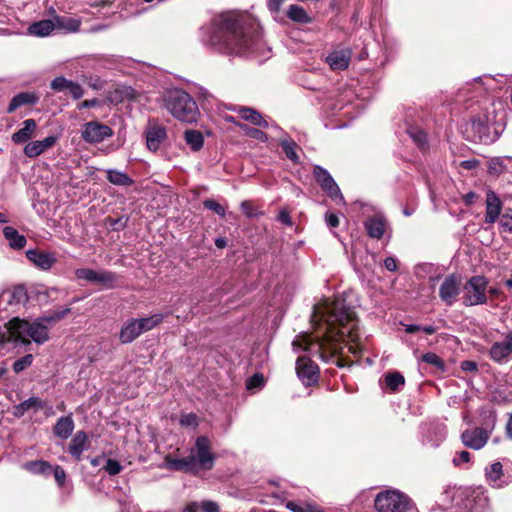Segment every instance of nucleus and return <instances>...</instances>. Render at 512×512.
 <instances>
[{
	"label": "nucleus",
	"mask_w": 512,
	"mask_h": 512,
	"mask_svg": "<svg viewBox=\"0 0 512 512\" xmlns=\"http://www.w3.org/2000/svg\"><path fill=\"white\" fill-rule=\"evenodd\" d=\"M312 321L321 336L316 337V342L312 341L313 338L310 335L299 336L293 341L296 349L299 347L310 353H318L325 344H328L331 350L336 351V345L341 341L348 339L355 342L358 339L355 312L347 307L342 299H335L332 302L325 300L315 305Z\"/></svg>",
	"instance_id": "nucleus-1"
},
{
	"label": "nucleus",
	"mask_w": 512,
	"mask_h": 512,
	"mask_svg": "<svg viewBox=\"0 0 512 512\" xmlns=\"http://www.w3.org/2000/svg\"><path fill=\"white\" fill-rule=\"evenodd\" d=\"M209 42L218 51L234 55L256 54L262 44L261 40L253 37L243 23L232 14L221 16Z\"/></svg>",
	"instance_id": "nucleus-2"
},
{
	"label": "nucleus",
	"mask_w": 512,
	"mask_h": 512,
	"mask_svg": "<svg viewBox=\"0 0 512 512\" xmlns=\"http://www.w3.org/2000/svg\"><path fill=\"white\" fill-rule=\"evenodd\" d=\"M163 102L167 111L179 121L194 123L200 116L196 101L183 89L168 90L163 97Z\"/></svg>",
	"instance_id": "nucleus-3"
},
{
	"label": "nucleus",
	"mask_w": 512,
	"mask_h": 512,
	"mask_svg": "<svg viewBox=\"0 0 512 512\" xmlns=\"http://www.w3.org/2000/svg\"><path fill=\"white\" fill-rule=\"evenodd\" d=\"M51 325H48L43 317H39L34 321L20 319L15 317L9 321V329L11 330L12 336H14V343L17 344H29L30 341L41 345L49 339V329Z\"/></svg>",
	"instance_id": "nucleus-4"
},
{
	"label": "nucleus",
	"mask_w": 512,
	"mask_h": 512,
	"mask_svg": "<svg viewBox=\"0 0 512 512\" xmlns=\"http://www.w3.org/2000/svg\"><path fill=\"white\" fill-rule=\"evenodd\" d=\"M374 505L378 512H407L411 501L398 490H385L377 494Z\"/></svg>",
	"instance_id": "nucleus-5"
},
{
	"label": "nucleus",
	"mask_w": 512,
	"mask_h": 512,
	"mask_svg": "<svg viewBox=\"0 0 512 512\" xmlns=\"http://www.w3.org/2000/svg\"><path fill=\"white\" fill-rule=\"evenodd\" d=\"M488 280L484 276H473L463 286V304L465 306H476L487 303Z\"/></svg>",
	"instance_id": "nucleus-6"
},
{
	"label": "nucleus",
	"mask_w": 512,
	"mask_h": 512,
	"mask_svg": "<svg viewBox=\"0 0 512 512\" xmlns=\"http://www.w3.org/2000/svg\"><path fill=\"white\" fill-rule=\"evenodd\" d=\"M496 424V416L490 413L484 423L485 427L465 430L461 439L463 444L471 449L479 450L487 443Z\"/></svg>",
	"instance_id": "nucleus-7"
},
{
	"label": "nucleus",
	"mask_w": 512,
	"mask_h": 512,
	"mask_svg": "<svg viewBox=\"0 0 512 512\" xmlns=\"http://www.w3.org/2000/svg\"><path fill=\"white\" fill-rule=\"evenodd\" d=\"M189 458L193 460V467L197 469L210 470L214 466L215 455L211 450V442L206 436H199L191 449Z\"/></svg>",
	"instance_id": "nucleus-8"
},
{
	"label": "nucleus",
	"mask_w": 512,
	"mask_h": 512,
	"mask_svg": "<svg viewBox=\"0 0 512 512\" xmlns=\"http://www.w3.org/2000/svg\"><path fill=\"white\" fill-rule=\"evenodd\" d=\"M314 177L321 189L336 203H344V197L330 173L319 165L313 170Z\"/></svg>",
	"instance_id": "nucleus-9"
},
{
	"label": "nucleus",
	"mask_w": 512,
	"mask_h": 512,
	"mask_svg": "<svg viewBox=\"0 0 512 512\" xmlns=\"http://www.w3.org/2000/svg\"><path fill=\"white\" fill-rule=\"evenodd\" d=\"M113 135V130L106 124L90 121L84 124L81 137L87 143H100Z\"/></svg>",
	"instance_id": "nucleus-10"
},
{
	"label": "nucleus",
	"mask_w": 512,
	"mask_h": 512,
	"mask_svg": "<svg viewBox=\"0 0 512 512\" xmlns=\"http://www.w3.org/2000/svg\"><path fill=\"white\" fill-rule=\"evenodd\" d=\"M490 357L497 363H506L512 356V330L505 333L502 341L494 342L489 351Z\"/></svg>",
	"instance_id": "nucleus-11"
},
{
	"label": "nucleus",
	"mask_w": 512,
	"mask_h": 512,
	"mask_svg": "<svg viewBox=\"0 0 512 512\" xmlns=\"http://www.w3.org/2000/svg\"><path fill=\"white\" fill-rule=\"evenodd\" d=\"M296 372L299 379L306 386H310L318 380V366L305 356L298 357Z\"/></svg>",
	"instance_id": "nucleus-12"
},
{
	"label": "nucleus",
	"mask_w": 512,
	"mask_h": 512,
	"mask_svg": "<svg viewBox=\"0 0 512 512\" xmlns=\"http://www.w3.org/2000/svg\"><path fill=\"white\" fill-rule=\"evenodd\" d=\"M146 146L152 152H157L167 139V129L157 123H149L146 131Z\"/></svg>",
	"instance_id": "nucleus-13"
},
{
	"label": "nucleus",
	"mask_w": 512,
	"mask_h": 512,
	"mask_svg": "<svg viewBox=\"0 0 512 512\" xmlns=\"http://www.w3.org/2000/svg\"><path fill=\"white\" fill-rule=\"evenodd\" d=\"M459 292V279L454 274L447 276L439 287V297L448 306L455 303Z\"/></svg>",
	"instance_id": "nucleus-14"
},
{
	"label": "nucleus",
	"mask_w": 512,
	"mask_h": 512,
	"mask_svg": "<svg viewBox=\"0 0 512 512\" xmlns=\"http://www.w3.org/2000/svg\"><path fill=\"white\" fill-rule=\"evenodd\" d=\"M75 276L79 280H85L94 284H112L115 280V275L108 271H96L90 268H80L75 271Z\"/></svg>",
	"instance_id": "nucleus-15"
},
{
	"label": "nucleus",
	"mask_w": 512,
	"mask_h": 512,
	"mask_svg": "<svg viewBox=\"0 0 512 512\" xmlns=\"http://www.w3.org/2000/svg\"><path fill=\"white\" fill-rule=\"evenodd\" d=\"M27 259L37 268L48 271L57 262L55 253L39 249H29L26 251Z\"/></svg>",
	"instance_id": "nucleus-16"
},
{
	"label": "nucleus",
	"mask_w": 512,
	"mask_h": 512,
	"mask_svg": "<svg viewBox=\"0 0 512 512\" xmlns=\"http://www.w3.org/2000/svg\"><path fill=\"white\" fill-rule=\"evenodd\" d=\"M489 507V498L482 492H473L461 506V512H486Z\"/></svg>",
	"instance_id": "nucleus-17"
},
{
	"label": "nucleus",
	"mask_w": 512,
	"mask_h": 512,
	"mask_svg": "<svg viewBox=\"0 0 512 512\" xmlns=\"http://www.w3.org/2000/svg\"><path fill=\"white\" fill-rule=\"evenodd\" d=\"M364 227L367 231V234L371 238L380 239L383 237V235L388 227V223L382 214L377 213L374 216L369 217L364 222Z\"/></svg>",
	"instance_id": "nucleus-18"
},
{
	"label": "nucleus",
	"mask_w": 512,
	"mask_h": 512,
	"mask_svg": "<svg viewBox=\"0 0 512 512\" xmlns=\"http://www.w3.org/2000/svg\"><path fill=\"white\" fill-rule=\"evenodd\" d=\"M349 49L334 50L326 57V62L332 70H344L349 66L351 60Z\"/></svg>",
	"instance_id": "nucleus-19"
},
{
	"label": "nucleus",
	"mask_w": 512,
	"mask_h": 512,
	"mask_svg": "<svg viewBox=\"0 0 512 512\" xmlns=\"http://www.w3.org/2000/svg\"><path fill=\"white\" fill-rule=\"evenodd\" d=\"M53 18L55 30H59L66 34L77 33L80 31L82 19L79 17L55 15Z\"/></svg>",
	"instance_id": "nucleus-20"
},
{
	"label": "nucleus",
	"mask_w": 512,
	"mask_h": 512,
	"mask_svg": "<svg viewBox=\"0 0 512 512\" xmlns=\"http://www.w3.org/2000/svg\"><path fill=\"white\" fill-rule=\"evenodd\" d=\"M57 141L56 136H48L41 141H32L24 147V154L29 158H35L43 152L55 145Z\"/></svg>",
	"instance_id": "nucleus-21"
},
{
	"label": "nucleus",
	"mask_w": 512,
	"mask_h": 512,
	"mask_svg": "<svg viewBox=\"0 0 512 512\" xmlns=\"http://www.w3.org/2000/svg\"><path fill=\"white\" fill-rule=\"evenodd\" d=\"M89 446L88 436L86 432L80 430L77 431L72 438L68 451L75 458L76 461H80L82 454L87 450Z\"/></svg>",
	"instance_id": "nucleus-22"
},
{
	"label": "nucleus",
	"mask_w": 512,
	"mask_h": 512,
	"mask_svg": "<svg viewBox=\"0 0 512 512\" xmlns=\"http://www.w3.org/2000/svg\"><path fill=\"white\" fill-rule=\"evenodd\" d=\"M487 168L490 175L498 177L512 170V157H493L488 160Z\"/></svg>",
	"instance_id": "nucleus-23"
},
{
	"label": "nucleus",
	"mask_w": 512,
	"mask_h": 512,
	"mask_svg": "<svg viewBox=\"0 0 512 512\" xmlns=\"http://www.w3.org/2000/svg\"><path fill=\"white\" fill-rule=\"evenodd\" d=\"M142 334L137 319L127 320L119 333V340L123 344L133 342L137 337Z\"/></svg>",
	"instance_id": "nucleus-24"
},
{
	"label": "nucleus",
	"mask_w": 512,
	"mask_h": 512,
	"mask_svg": "<svg viewBox=\"0 0 512 512\" xmlns=\"http://www.w3.org/2000/svg\"><path fill=\"white\" fill-rule=\"evenodd\" d=\"M75 424L73 418L68 416H62L60 417L56 424L54 425L53 432L54 435L62 440L68 439L73 430H74Z\"/></svg>",
	"instance_id": "nucleus-25"
},
{
	"label": "nucleus",
	"mask_w": 512,
	"mask_h": 512,
	"mask_svg": "<svg viewBox=\"0 0 512 512\" xmlns=\"http://www.w3.org/2000/svg\"><path fill=\"white\" fill-rule=\"evenodd\" d=\"M503 467L500 462H494L485 469V477L490 486L502 488L506 483L502 481Z\"/></svg>",
	"instance_id": "nucleus-26"
},
{
	"label": "nucleus",
	"mask_w": 512,
	"mask_h": 512,
	"mask_svg": "<svg viewBox=\"0 0 512 512\" xmlns=\"http://www.w3.org/2000/svg\"><path fill=\"white\" fill-rule=\"evenodd\" d=\"M37 124L34 119H26L23 121V127L12 135V141L16 144L27 142L32 138Z\"/></svg>",
	"instance_id": "nucleus-27"
},
{
	"label": "nucleus",
	"mask_w": 512,
	"mask_h": 512,
	"mask_svg": "<svg viewBox=\"0 0 512 512\" xmlns=\"http://www.w3.org/2000/svg\"><path fill=\"white\" fill-rule=\"evenodd\" d=\"M54 30V18L34 22L28 27L29 34L38 37H46L50 35Z\"/></svg>",
	"instance_id": "nucleus-28"
},
{
	"label": "nucleus",
	"mask_w": 512,
	"mask_h": 512,
	"mask_svg": "<svg viewBox=\"0 0 512 512\" xmlns=\"http://www.w3.org/2000/svg\"><path fill=\"white\" fill-rule=\"evenodd\" d=\"M487 207H486V215L485 222L486 223H494L496 219L499 217L501 211L500 200L494 192H489L487 194Z\"/></svg>",
	"instance_id": "nucleus-29"
},
{
	"label": "nucleus",
	"mask_w": 512,
	"mask_h": 512,
	"mask_svg": "<svg viewBox=\"0 0 512 512\" xmlns=\"http://www.w3.org/2000/svg\"><path fill=\"white\" fill-rule=\"evenodd\" d=\"M38 101V97L34 93L29 92H22L17 95H15L7 108L8 113L14 112L17 108L23 106V105H33L36 104Z\"/></svg>",
	"instance_id": "nucleus-30"
},
{
	"label": "nucleus",
	"mask_w": 512,
	"mask_h": 512,
	"mask_svg": "<svg viewBox=\"0 0 512 512\" xmlns=\"http://www.w3.org/2000/svg\"><path fill=\"white\" fill-rule=\"evenodd\" d=\"M165 465L167 468L175 471H187V472H193L195 471L193 467V460L192 458H189V456L176 459L173 458L171 455H167L165 457Z\"/></svg>",
	"instance_id": "nucleus-31"
},
{
	"label": "nucleus",
	"mask_w": 512,
	"mask_h": 512,
	"mask_svg": "<svg viewBox=\"0 0 512 512\" xmlns=\"http://www.w3.org/2000/svg\"><path fill=\"white\" fill-rule=\"evenodd\" d=\"M5 298L9 304H23L28 300L26 288L22 285L15 286L1 294L0 299Z\"/></svg>",
	"instance_id": "nucleus-32"
},
{
	"label": "nucleus",
	"mask_w": 512,
	"mask_h": 512,
	"mask_svg": "<svg viewBox=\"0 0 512 512\" xmlns=\"http://www.w3.org/2000/svg\"><path fill=\"white\" fill-rule=\"evenodd\" d=\"M44 407V402L39 397H30L27 400L14 406L13 414L22 417L30 409L39 410Z\"/></svg>",
	"instance_id": "nucleus-33"
},
{
	"label": "nucleus",
	"mask_w": 512,
	"mask_h": 512,
	"mask_svg": "<svg viewBox=\"0 0 512 512\" xmlns=\"http://www.w3.org/2000/svg\"><path fill=\"white\" fill-rule=\"evenodd\" d=\"M239 115L242 119L250 122L255 126H259L262 128H268L269 124L266 120L263 119L262 115L256 110L249 107H242L238 110Z\"/></svg>",
	"instance_id": "nucleus-34"
},
{
	"label": "nucleus",
	"mask_w": 512,
	"mask_h": 512,
	"mask_svg": "<svg viewBox=\"0 0 512 512\" xmlns=\"http://www.w3.org/2000/svg\"><path fill=\"white\" fill-rule=\"evenodd\" d=\"M3 235L8 240L9 246L13 249H22L27 243L25 236L19 234L13 227L6 226L3 229Z\"/></svg>",
	"instance_id": "nucleus-35"
},
{
	"label": "nucleus",
	"mask_w": 512,
	"mask_h": 512,
	"mask_svg": "<svg viewBox=\"0 0 512 512\" xmlns=\"http://www.w3.org/2000/svg\"><path fill=\"white\" fill-rule=\"evenodd\" d=\"M107 180L113 185L117 186H130L134 183L133 179L130 178L126 173L116 169H109L106 172Z\"/></svg>",
	"instance_id": "nucleus-36"
},
{
	"label": "nucleus",
	"mask_w": 512,
	"mask_h": 512,
	"mask_svg": "<svg viewBox=\"0 0 512 512\" xmlns=\"http://www.w3.org/2000/svg\"><path fill=\"white\" fill-rule=\"evenodd\" d=\"M184 138L187 145H189L193 151H199L203 147L204 138L200 131L193 129L187 130L184 134Z\"/></svg>",
	"instance_id": "nucleus-37"
},
{
	"label": "nucleus",
	"mask_w": 512,
	"mask_h": 512,
	"mask_svg": "<svg viewBox=\"0 0 512 512\" xmlns=\"http://www.w3.org/2000/svg\"><path fill=\"white\" fill-rule=\"evenodd\" d=\"M287 17L294 22L306 24L311 21L307 12L298 5H290L287 10Z\"/></svg>",
	"instance_id": "nucleus-38"
},
{
	"label": "nucleus",
	"mask_w": 512,
	"mask_h": 512,
	"mask_svg": "<svg viewBox=\"0 0 512 512\" xmlns=\"http://www.w3.org/2000/svg\"><path fill=\"white\" fill-rule=\"evenodd\" d=\"M164 319V315L161 313L153 314L149 317L137 319L141 332L150 331L159 325Z\"/></svg>",
	"instance_id": "nucleus-39"
},
{
	"label": "nucleus",
	"mask_w": 512,
	"mask_h": 512,
	"mask_svg": "<svg viewBox=\"0 0 512 512\" xmlns=\"http://www.w3.org/2000/svg\"><path fill=\"white\" fill-rule=\"evenodd\" d=\"M25 468L34 474L44 476H49L53 471V467L48 462L42 460L28 462L25 464Z\"/></svg>",
	"instance_id": "nucleus-40"
},
{
	"label": "nucleus",
	"mask_w": 512,
	"mask_h": 512,
	"mask_svg": "<svg viewBox=\"0 0 512 512\" xmlns=\"http://www.w3.org/2000/svg\"><path fill=\"white\" fill-rule=\"evenodd\" d=\"M280 145L287 156L292 162L297 163L299 161V157L296 153L298 145L292 139H283L280 142Z\"/></svg>",
	"instance_id": "nucleus-41"
},
{
	"label": "nucleus",
	"mask_w": 512,
	"mask_h": 512,
	"mask_svg": "<svg viewBox=\"0 0 512 512\" xmlns=\"http://www.w3.org/2000/svg\"><path fill=\"white\" fill-rule=\"evenodd\" d=\"M385 382L392 391H398L404 385L405 379L399 372H392L386 375Z\"/></svg>",
	"instance_id": "nucleus-42"
},
{
	"label": "nucleus",
	"mask_w": 512,
	"mask_h": 512,
	"mask_svg": "<svg viewBox=\"0 0 512 512\" xmlns=\"http://www.w3.org/2000/svg\"><path fill=\"white\" fill-rule=\"evenodd\" d=\"M408 134L420 149H424L426 147L427 135L422 129L418 127H411L408 130Z\"/></svg>",
	"instance_id": "nucleus-43"
},
{
	"label": "nucleus",
	"mask_w": 512,
	"mask_h": 512,
	"mask_svg": "<svg viewBox=\"0 0 512 512\" xmlns=\"http://www.w3.org/2000/svg\"><path fill=\"white\" fill-rule=\"evenodd\" d=\"M474 81L476 84L481 85L486 91H493L501 88L498 84V80L492 76L478 77L475 78Z\"/></svg>",
	"instance_id": "nucleus-44"
},
{
	"label": "nucleus",
	"mask_w": 512,
	"mask_h": 512,
	"mask_svg": "<svg viewBox=\"0 0 512 512\" xmlns=\"http://www.w3.org/2000/svg\"><path fill=\"white\" fill-rule=\"evenodd\" d=\"M71 312L69 307L59 309L54 311L51 315L43 316V320L48 323V325H55L59 320L66 317Z\"/></svg>",
	"instance_id": "nucleus-45"
},
{
	"label": "nucleus",
	"mask_w": 512,
	"mask_h": 512,
	"mask_svg": "<svg viewBox=\"0 0 512 512\" xmlns=\"http://www.w3.org/2000/svg\"><path fill=\"white\" fill-rule=\"evenodd\" d=\"M33 355L32 354H27L21 358H19L18 360H16L13 364V370L15 373H20L22 372L23 370H25L26 368H28L29 366H31V364L33 363Z\"/></svg>",
	"instance_id": "nucleus-46"
},
{
	"label": "nucleus",
	"mask_w": 512,
	"mask_h": 512,
	"mask_svg": "<svg viewBox=\"0 0 512 512\" xmlns=\"http://www.w3.org/2000/svg\"><path fill=\"white\" fill-rule=\"evenodd\" d=\"M203 206L206 209L213 211L220 217H225V215H226L225 208L213 199H207V200L203 201Z\"/></svg>",
	"instance_id": "nucleus-47"
},
{
	"label": "nucleus",
	"mask_w": 512,
	"mask_h": 512,
	"mask_svg": "<svg viewBox=\"0 0 512 512\" xmlns=\"http://www.w3.org/2000/svg\"><path fill=\"white\" fill-rule=\"evenodd\" d=\"M422 361L427 364H430L440 370H443V368H444V364H443L441 358L437 354L432 353V352H428V353L424 354L422 356Z\"/></svg>",
	"instance_id": "nucleus-48"
},
{
	"label": "nucleus",
	"mask_w": 512,
	"mask_h": 512,
	"mask_svg": "<svg viewBox=\"0 0 512 512\" xmlns=\"http://www.w3.org/2000/svg\"><path fill=\"white\" fill-rule=\"evenodd\" d=\"M286 507L292 512H312L315 508L313 505L296 503L294 501L287 502Z\"/></svg>",
	"instance_id": "nucleus-49"
},
{
	"label": "nucleus",
	"mask_w": 512,
	"mask_h": 512,
	"mask_svg": "<svg viewBox=\"0 0 512 512\" xmlns=\"http://www.w3.org/2000/svg\"><path fill=\"white\" fill-rule=\"evenodd\" d=\"M104 469L109 475L114 476L122 471V466L117 460L109 458L106 460Z\"/></svg>",
	"instance_id": "nucleus-50"
},
{
	"label": "nucleus",
	"mask_w": 512,
	"mask_h": 512,
	"mask_svg": "<svg viewBox=\"0 0 512 512\" xmlns=\"http://www.w3.org/2000/svg\"><path fill=\"white\" fill-rule=\"evenodd\" d=\"M264 385V377L262 374L256 373L247 380L246 388L248 390L261 388Z\"/></svg>",
	"instance_id": "nucleus-51"
},
{
	"label": "nucleus",
	"mask_w": 512,
	"mask_h": 512,
	"mask_svg": "<svg viewBox=\"0 0 512 512\" xmlns=\"http://www.w3.org/2000/svg\"><path fill=\"white\" fill-rule=\"evenodd\" d=\"M70 84V80L64 78V77H56L51 81V88L54 91L61 92L64 90H67L68 86Z\"/></svg>",
	"instance_id": "nucleus-52"
},
{
	"label": "nucleus",
	"mask_w": 512,
	"mask_h": 512,
	"mask_svg": "<svg viewBox=\"0 0 512 512\" xmlns=\"http://www.w3.org/2000/svg\"><path fill=\"white\" fill-rule=\"evenodd\" d=\"M180 424L184 427H196L198 425V417L194 413L184 414L180 418Z\"/></svg>",
	"instance_id": "nucleus-53"
},
{
	"label": "nucleus",
	"mask_w": 512,
	"mask_h": 512,
	"mask_svg": "<svg viewBox=\"0 0 512 512\" xmlns=\"http://www.w3.org/2000/svg\"><path fill=\"white\" fill-rule=\"evenodd\" d=\"M7 342H14V336H12L9 329V322L3 328H0V345Z\"/></svg>",
	"instance_id": "nucleus-54"
},
{
	"label": "nucleus",
	"mask_w": 512,
	"mask_h": 512,
	"mask_svg": "<svg viewBox=\"0 0 512 512\" xmlns=\"http://www.w3.org/2000/svg\"><path fill=\"white\" fill-rule=\"evenodd\" d=\"M501 226L509 232H512V210L508 209L506 212L501 216L500 219Z\"/></svg>",
	"instance_id": "nucleus-55"
},
{
	"label": "nucleus",
	"mask_w": 512,
	"mask_h": 512,
	"mask_svg": "<svg viewBox=\"0 0 512 512\" xmlns=\"http://www.w3.org/2000/svg\"><path fill=\"white\" fill-rule=\"evenodd\" d=\"M67 90L74 99H80L84 95L82 87L78 83L71 80Z\"/></svg>",
	"instance_id": "nucleus-56"
},
{
	"label": "nucleus",
	"mask_w": 512,
	"mask_h": 512,
	"mask_svg": "<svg viewBox=\"0 0 512 512\" xmlns=\"http://www.w3.org/2000/svg\"><path fill=\"white\" fill-rule=\"evenodd\" d=\"M247 134L258 140V141H261V142H266L268 140V136L267 134H265L264 132H262L261 130L259 129H255V128H248L247 129Z\"/></svg>",
	"instance_id": "nucleus-57"
},
{
	"label": "nucleus",
	"mask_w": 512,
	"mask_h": 512,
	"mask_svg": "<svg viewBox=\"0 0 512 512\" xmlns=\"http://www.w3.org/2000/svg\"><path fill=\"white\" fill-rule=\"evenodd\" d=\"M52 473H54V477H55V480L57 481L58 485L63 486L65 479H66V473H65L64 469L57 465V466L53 467Z\"/></svg>",
	"instance_id": "nucleus-58"
},
{
	"label": "nucleus",
	"mask_w": 512,
	"mask_h": 512,
	"mask_svg": "<svg viewBox=\"0 0 512 512\" xmlns=\"http://www.w3.org/2000/svg\"><path fill=\"white\" fill-rule=\"evenodd\" d=\"M201 512H219V507L217 503L213 501H202L201 502Z\"/></svg>",
	"instance_id": "nucleus-59"
},
{
	"label": "nucleus",
	"mask_w": 512,
	"mask_h": 512,
	"mask_svg": "<svg viewBox=\"0 0 512 512\" xmlns=\"http://www.w3.org/2000/svg\"><path fill=\"white\" fill-rule=\"evenodd\" d=\"M470 453L467 451L459 452L453 459V463L458 466L462 463H468L470 461Z\"/></svg>",
	"instance_id": "nucleus-60"
},
{
	"label": "nucleus",
	"mask_w": 512,
	"mask_h": 512,
	"mask_svg": "<svg viewBox=\"0 0 512 512\" xmlns=\"http://www.w3.org/2000/svg\"><path fill=\"white\" fill-rule=\"evenodd\" d=\"M325 220L329 227L335 228L339 225L338 216L334 213H327L325 216Z\"/></svg>",
	"instance_id": "nucleus-61"
},
{
	"label": "nucleus",
	"mask_w": 512,
	"mask_h": 512,
	"mask_svg": "<svg viewBox=\"0 0 512 512\" xmlns=\"http://www.w3.org/2000/svg\"><path fill=\"white\" fill-rule=\"evenodd\" d=\"M285 0H268V8L273 13H278Z\"/></svg>",
	"instance_id": "nucleus-62"
},
{
	"label": "nucleus",
	"mask_w": 512,
	"mask_h": 512,
	"mask_svg": "<svg viewBox=\"0 0 512 512\" xmlns=\"http://www.w3.org/2000/svg\"><path fill=\"white\" fill-rule=\"evenodd\" d=\"M384 267L388 271H395L397 269V260L394 257H387L384 260Z\"/></svg>",
	"instance_id": "nucleus-63"
},
{
	"label": "nucleus",
	"mask_w": 512,
	"mask_h": 512,
	"mask_svg": "<svg viewBox=\"0 0 512 512\" xmlns=\"http://www.w3.org/2000/svg\"><path fill=\"white\" fill-rule=\"evenodd\" d=\"M184 512H201V502H191L189 503Z\"/></svg>",
	"instance_id": "nucleus-64"
}]
</instances>
